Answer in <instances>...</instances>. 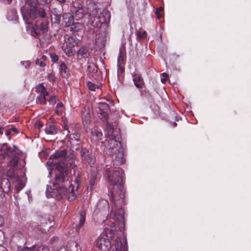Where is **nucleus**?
Segmentation results:
<instances>
[{
    "instance_id": "052dcab7",
    "label": "nucleus",
    "mask_w": 251,
    "mask_h": 251,
    "mask_svg": "<svg viewBox=\"0 0 251 251\" xmlns=\"http://www.w3.org/2000/svg\"><path fill=\"white\" fill-rule=\"evenodd\" d=\"M51 172V170H50V169H49V176H50Z\"/></svg>"
},
{
    "instance_id": "cd10ccee",
    "label": "nucleus",
    "mask_w": 251,
    "mask_h": 251,
    "mask_svg": "<svg viewBox=\"0 0 251 251\" xmlns=\"http://www.w3.org/2000/svg\"><path fill=\"white\" fill-rule=\"evenodd\" d=\"M114 250L113 251H121L123 248L122 239L118 237L115 240Z\"/></svg>"
},
{
    "instance_id": "39448f33",
    "label": "nucleus",
    "mask_w": 251,
    "mask_h": 251,
    "mask_svg": "<svg viewBox=\"0 0 251 251\" xmlns=\"http://www.w3.org/2000/svg\"><path fill=\"white\" fill-rule=\"evenodd\" d=\"M110 148L112 149L111 152H114L113 154V167L111 168H107L106 170L107 169H110L111 173L113 174L115 171L121 169V168H117L116 166L123 164L125 161V159L124 157V149L121 142L115 141L114 147H110ZM121 170L122 169H121Z\"/></svg>"
},
{
    "instance_id": "f3484780",
    "label": "nucleus",
    "mask_w": 251,
    "mask_h": 251,
    "mask_svg": "<svg viewBox=\"0 0 251 251\" xmlns=\"http://www.w3.org/2000/svg\"><path fill=\"white\" fill-rule=\"evenodd\" d=\"M11 189V184L8 178H3L0 182V190L3 193L8 194Z\"/></svg>"
},
{
    "instance_id": "f03ea898",
    "label": "nucleus",
    "mask_w": 251,
    "mask_h": 251,
    "mask_svg": "<svg viewBox=\"0 0 251 251\" xmlns=\"http://www.w3.org/2000/svg\"><path fill=\"white\" fill-rule=\"evenodd\" d=\"M20 153L21 151L15 146L12 148L7 143L0 145V162L5 158L6 155L10 157L8 163L10 168L6 173V176L10 179H14L16 176H18L16 175V171Z\"/></svg>"
},
{
    "instance_id": "338daca9",
    "label": "nucleus",
    "mask_w": 251,
    "mask_h": 251,
    "mask_svg": "<svg viewBox=\"0 0 251 251\" xmlns=\"http://www.w3.org/2000/svg\"><path fill=\"white\" fill-rule=\"evenodd\" d=\"M0 234H1V235H3V232H2L0 231Z\"/></svg>"
},
{
    "instance_id": "a211bd4d",
    "label": "nucleus",
    "mask_w": 251,
    "mask_h": 251,
    "mask_svg": "<svg viewBox=\"0 0 251 251\" xmlns=\"http://www.w3.org/2000/svg\"><path fill=\"white\" fill-rule=\"evenodd\" d=\"M66 44H69V45L73 46H78L80 45V41L79 39H77L75 36H69L66 35L65 36Z\"/></svg>"
},
{
    "instance_id": "9b49d317",
    "label": "nucleus",
    "mask_w": 251,
    "mask_h": 251,
    "mask_svg": "<svg viewBox=\"0 0 251 251\" xmlns=\"http://www.w3.org/2000/svg\"><path fill=\"white\" fill-rule=\"evenodd\" d=\"M69 143L72 150H77L81 143L80 135L78 133H74L69 136Z\"/></svg>"
},
{
    "instance_id": "49530a36",
    "label": "nucleus",
    "mask_w": 251,
    "mask_h": 251,
    "mask_svg": "<svg viewBox=\"0 0 251 251\" xmlns=\"http://www.w3.org/2000/svg\"><path fill=\"white\" fill-rule=\"evenodd\" d=\"M162 75L163 78H161V81L162 82L164 83L167 79L168 75L166 73H164L162 74Z\"/></svg>"
},
{
    "instance_id": "f8f14e48",
    "label": "nucleus",
    "mask_w": 251,
    "mask_h": 251,
    "mask_svg": "<svg viewBox=\"0 0 251 251\" xmlns=\"http://www.w3.org/2000/svg\"><path fill=\"white\" fill-rule=\"evenodd\" d=\"M106 40V32L105 31H100L96 35L95 44L98 48H103Z\"/></svg>"
},
{
    "instance_id": "603ef678",
    "label": "nucleus",
    "mask_w": 251,
    "mask_h": 251,
    "mask_svg": "<svg viewBox=\"0 0 251 251\" xmlns=\"http://www.w3.org/2000/svg\"><path fill=\"white\" fill-rule=\"evenodd\" d=\"M11 130L9 129H8L6 131V132H5V134L7 135V136H9L10 135H11Z\"/></svg>"
},
{
    "instance_id": "8fccbe9b",
    "label": "nucleus",
    "mask_w": 251,
    "mask_h": 251,
    "mask_svg": "<svg viewBox=\"0 0 251 251\" xmlns=\"http://www.w3.org/2000/svg\"><path fill=\"white\" fill-rule=\"evenodd\" d=\"M61 5L64 4L66 2V0H56Z\"/></svg>"
},
{
    "instance_id": "13d9d810",
    "label": "nucleus",
    "mask_w": 251,
    "mask_h": 251,
    "mask_svg": "<svg viewBox=\"0 0 251 251\" xmlns=\"http://www.w3.org/2000/svg\"><path fill=\"white\" fill-rule=\"evenodd\" d=\"M173 126L175 127H176V126H177V124L176 122H174L173 124Z\"/></svg>"
},
{
    "instance_id": "7c9ffc66",
    "label": "nucleus",
    "mask_w": 251,
    "mask_h": 251,
    "mask_svg": "<svg viewBox=\"0 0 251 251\" xmlns=\"http://www.w3.org/2000/svg\"><path fill=\"white\" fill-rule=\"evenodd\" d=\"M48 96V95H40L36 99V102L41 104H46L47 103L46 97Z\"/></svg>"
},
{
    "instance_id": "412c9836",
    "label": "nucleus",
    "mask_w": 251,
    "mask_h": 251,
    "mask_svg": "<svg viewBox=\"0 0 251 251\" xmlns=\"http://www.w3.org/2000/svg\"><path fill=\"white\" fill-rule=\"evenodd\" d=\"M59 73L63 77H67L70 75V71L66 64L62 62L59 66Z\"/></svg>"
},
{
    "instance_id": "e2e57ef3",
    "label": "nucleus",
    "mask_w": 251,
    "mask_h": 251,
    "mask_svg": "<svg viewBox=\"0 0 251 251\" xmlns=\"http://www.w3.org/2000/svg\"><path fill=\"white\" fill-rule=\"evenodd\" d=\"M115 141V140H113V139H111V143H110V144H112V142H114V141ZM114 147V145L113 146V147Z\"/></svg>"
},
{
    "instance_id": "20e7f679",
    "label": "nucleus",
    "mask_w": 251,
    "mask_h": 251,
    "mask_svg": "<svg viewBox=\"0 0 251 251\" xmlns=\"http://www.w3.org/2000/svg\"><path fill=\"white\" fill-rule=\"evenodd\" d=\"M76 167V164L71 160L68 163H59L57 165L55 171V180L58 182H68L70 184L69 170L68 168L74 169Z\"/></svg>"
},
{
    "instance_id": "bb28decb",
    "label": "nucleus",
    "mask_w": 251,
    "mask_h": 251,
    "mask_svg": "<svg viewBox=\"0 0 251 251\" xmlns=\"http://www.w3.org/2000/svg\"><path fill=\"white\" fill-rule=\"evenodd\" d=\"M68 193L66 197L67 198L69 201H72L74 200L76 197V194L74 191L73 188L71 186L68 188Z\"/></svg>"
},
{
    "instance_id": "680f3d73",
    "label": "nucleus",
    "mask_w": 251,
    "mask_h": 251,
    "mask_svg": "<svg viewBox=\"0 0 251 251\" xmlns=\"http://www.w3.org/2000/svg\"><path fill=\"white\" fill-rule=\"evenodd\" d=\"M27 64H26L25 68H27L29 66V63L28 62L26 63Z\"/></svg>"
},
{
    "instance_id": "bf43d9fd",
    "label": "nucleus",
    "mask_w": 251,
    "mask_h": 251,
    "mask_svg": "<svg viewBox=\"0 0 251 251\" xmlns=\"http://www.w3.org/2000/svg\"><path fill=\"white\" fill-rule=\"evenodd\" d=\"M46 58H47L46 56H45V55H43V56H42V59H43V60H45Z\"/></svg>"
},
{
    "instance_id": "f257e3e1",
    "label": "nucleus",
    "mask_w": 251,
    "mask_h": 251,
    "mask_svg": "<svg viewBox=\"0 0 251 251\" xmlns=\"http://www.w3.org/2000/svg\"><path fill=\"white\" fill-rule=\"evenodd\" d=\"M124 171L118 169L112 174L110 169L107 170V180L109 183L108 191L112 203L109 218L114 222L111 227L114 230L123 232L125 230L124 211L122 206L125 203V189L123 185ZM111 230H113L111 229Z\"/></svg>"
},
{
    "instance_id": "c85d7f7f",
    "label": "nucleus",
    "mask_w": 251,
    "mask_h": 251,
    "mask_svg": "<svg viewBox=\"0 0 251 251\" xmlns=\"http://www.w3.org/2000/svg\"><path fill=\"white\" fill-rule=\"evenodd\" d=\"M36 91L40 93V95H49V93L47 91L46 88L44 87L43 83H40L35 87Z\"/></svg>"
},
{
    "instance_id": "37998d69",
    "label": "nucleus",
    "mask_w": 251,
    "mask_h": 251,
    "mask_svg": "<svg viewBox=\"0 0 251 251\" xmlns=\"http://www.w3.org/2000/svg\"><path fill=\"white\" fill-rule=\"evenodd\" d=\"M50 58H51V61L53 63H55L58 60V55H57L55 54H50Z\"/></svg>"
},
{
    "instance_id": "6ab92c4d",
    "label": "nucleus",
    "mask_w": 251,
    "mask_h": 251,
    "mask_svg": "<svg viewBox=\"0 0 251 251\" xmlns=\"http://www.w3.org/2000/svg\"><path fill=\"white\" fill-rule=\"evenodd\" d=\"M86 211L85 210H81L79 212V216L78 218V223L76 226V230H78L80 229V228L84 225L85 222V219H86Z\"/></svg>"
},
{
    "instance_id": "ea45409f",
    "label": "nucleus",
    "mask_w": 251,
    "mask_h": 251,
    "mask_svg": "<svg viewBox=\"0 0 251 251\" xmlns=\"http://www.w3.org/2000/svg\"><path fill=\"white\" fill-rule=\"evenodd\" d=\"M4 194L2 190H0V205L3 204L5 200Z\"/></svg>"
},
{
    "instance_id": "3c124183",
    "label": "nucleus",
    "mask_w": 251,
    "mask_h": 251,
    "mask_svg": "<svg viewBox=\"0 0 251 251\" xmlns=\"http://www.w3.org/2000/svg\"><path fill=\"white\" fill-rule=\"evenodd\" d=\"M10 130H11V131H13V132H17V131H18V129L15 127H11Z\"/></svg>"
},
{
    "instance_id": "5fc2aeb1",
    "label": "nucleus",
    "mask_w": 251,
    "mask_h": 251,
    "mask_svg": "<svg viewBox=\"0 0 251 251\" xmlns=\"http://www.w3.org/2000/svg\"><path fill=\"white\" fill-rule=\"evenodd\" d=\"M58 239V238L57 237H53L51 239V241L54 242L55 241H56Z\"/></svg>"
},
{
    "instance_id": "5701e85b",
    "label": "nucleus",
    "mask_w": 251,
    "mask_h": 251,
    "mask_svg": "<svg viewBox=\"0 0 251 251\" xmlns=\"http://www.w3.org/2000/svg\"><path fill=\"white\" fill-rule=\"evenodd\" d=\"M133 81L136 87L138 88H142L144 82L143 78L141 75L138 74H135L133 75Z\"/></svg>"
},
{
    "instance_id": "1a4fd4ad",
    "label": "nucleus",
    "mask_w": 251,
    "mask_h": 251,
    "mask_svg": "<svg viewBox=\"0 0 251 251\" xmlns=\"http://www.w3.org/2000/svg\"><path fill=\"white\" fill-rule=\"evenodd\" d=\"M82 161L85 164H88L90 166L94 164V159L93 155L86 148H82L80 151Z\"/></svg>"
},
{
    "instance_id": "f704fd0d",
    "label": "nucleus",
    "mask_w": 251,
    "mask_h": 251,
    "mask_svg": "<svg viewBox=\"0 0 251 251\" xmlns=\"http://www.w3.org/2000/svg\"><path fill=\"white\" fill-rule=\"evenodd\" d=\"M63 106V104L62 102H59L57 104L55 112L57 115L61 114L62 112V108Z\"/></svg>"
},
{
    "instance_id": "4468645a",
    "label": "nucleus",
    "mask_w": 251,
    "mask_h": 251,
    "mask_svg": "<svg viewBox=\"0 0 251 251\" xmlns=\"http://www.w3.org/2000/svg\"><path fill=\"white\" fill-rule=\"evenodd\" d=\"M98 108L99 113L101 116V119L103 121H106L107 120L108 114L109 111V105L104 102H100Z\"/></svg>"
},
{
    "instance_id": "473e14b6",
    "label": "nucleus",
    "mask_w": 251,
    "mask_h": 251,
    "mask_svg": "<svg viewBox=\"0 0 251 251\" xmlns=\"http://www.w3.org/2000/svg\"><path fill=\"white\" fill-rule=\"evenodd\" d=\"M106 129L108 130V135L112 136L114 129V126L112 125V123L107 122L106 124Z\"/></svg>"
},
{
    "instance_id": "72a5a7b5",
    "label": "nucleus",
    "mask_w": 251,
    "mask_h": 251,
    "mask_svg": "<svg viewBox=\"0 0 251 251\" xmlns=\"http://www.w3.org/2000/svg\"><path fill=\"white\" fill-rule=\"evenodd\" d=\"M97 66L94 63L90 64L88 66V71L89 72L95 73L97 71Z\"/></svg>"
},
{
    "instance_id": "79ce46f5",
    "label": "nucleus",
    "mask_w": 251,
    "mask_h": 251,
    "mask_svg": "<svg viewBox=\"0 0 251 251\" xmlns=\"http://www.w3.org/2000/svg\"><path fill=\"white\" fill-rule=\"evenodd\" d=\"M123 60H124L123 57L122 56L121 52H120L119 55L117 59V64H118L117 65L118 66L121 65L123 63Z\"/></svg>"
},
{
    "instance_id": "0e129e2a",
    "label": "nucleus",
    "mask_w": 251,
    "mask_h": 251,
    "mask_svg": "<svg viewBox=\"0 0 251 251\" xmlns=\"http://www.w3.org/2000/svg\"><path fill=\"white\" fill-rule=\"evenodd\" d=\"M0 134H2L3 133L2 131H1V128H0Z\"/></svg>"
},
{
    "instance_id": "4d7b16f0",
    "label": "nucleus",
    "mask_w": 251,
    "mask_h": 251,
    "mask_svg": "<svg viewBox=\"0 0 251 251\" xmlns=\"http://www.w3.org/2000/svg\"><path fill=\"white\" fill-rule=\"evenodd\" d=\"M64 129L65 130H67L68 133H69L70 132L69 129H68V127L67 126H66V125L65 126Z\"/></svg>"
},
{
    "instance_id": "423d86ee",
    "label": "nucleus",
    "mask_w": 251,
    "mask_h": 251,
    "mask_svg": "<svg viewBox=\"0 0 251 251\" xmlns=\"http://www.w3.org/2000/svg\"><path fill=\"white\" fill-rule=\"evenodd\" d=\"M62 182H58L55 181V183L53 185V188L51 186H47L46 189V195L48 198H54L57 200L63 199L67 195L68 188L64 185H60L59 183ZM66 183V182H65ZM68 184V182L66 183Z\"/></svg>"
},
{
    "instance_id": "a19ab883",
    "label": "nucleus",
    "mask_w": 251,
    "mask_h": 251,
    "mask_svg": "<svg viewBox=\"0 0 251 251\" xmlns=\"http://www.w3.org/2000/svg\"><path fill=\"white\" fill-rule=\"evenodd\" d=\"M56 102V98L55 96H51L49 100L50 104L53 105Z\"/></svg>"
},
{
    "instance_id": "0eeeda50",
    "label": "nucleus",
    "mask_w": 251,
    "mask_h": 251,
    "mask_svg": "<svg viewBox=\"0 0 251 251\" xmlns=\"http://www.w3.org/2000/svg\"><path fill=\"white\" fill-rule=\"evenodd\" d=\"M110 21V13L106 11L98 14L94 17L92 25L94 27H100L102 24H106Z\"/></svg>"
},
{
    "instance_id": "b1692460",
    "label": "nucleus",
    "mask_w": 251,
    "mask_h": 251,
    "mask_svg": "<svg viewBox=\"0 0 251 251\" xmlns=\"http://www.w3.org/2000/svg\"><path fill=\"white\" fill-rule=\"evenodd\" d=\"M59 128L58 126L54 125H50L46 126L45 132L47 134L54 135L56 134L59 131Z\"/></svg>"
},
{
    "instance_id": "e433bc0d",
    "label": "nucleus",
    "mask_w": 251,
    "mask_h": 251,
    "mask_svg": "<svg viewBox=\"0 0 251 251\" xmlns=\"http://www.w3.org/2000/svg\"><path fill=\"white\" fill-rule=\"evenodd\" d=\"M87 86L90 90L93 91H95L96 88H98L95 84L90 81L87 82Z\"/></svg>"
},
{
    "instance_id": "a878e982",
    "label": "nucleus",
    "mask_w": 251,
    "mask_h": 251,
    "mask_svg": "<svg viewBox=\"0 0 251 251\" xmlns=\"http://www.w3.org/2000/svg\"><path fill=\"white\" fill-rule=\"evenodd\" d=\"M70 30L72 32H78L79 30L82 29L83 26L79 23H72L70 25Z\"/></svg>"
},
{
    "instance_id": "dca6fc26",
    "label": "nucleus",
    "mask_w": 251,
    "mask_h": 251,
    "mask_svg": "<svg viewBox=\"0 0 251 251\" xmlns=\"http://www.w3.org/2000/svg\"><path fill=\"white\" fill-rule=\"evenodd\" d=\"M26 178L24 176H16L14 179V184L15 189L18 191H21L25 186Z\"/></svg>"
},
{
    "instance_id": "c03bdc74",
    "label": "nucleus",
    "mask_w": 251,
    "mask_h": 251,
    "mask_svg": "<svg viewBox=\"0 0 251 251\" xmlns=\"http://www.w3.org/2000/svg\"><path fill=\"white\" fill-rule=\"evenodd\" d=\"M37 2L40 4H48L50 2V0H36Z\"/></svg>"
},
{
    "instance_id": "69168bd1",
    "label": "nucleus",
    "mask_w": 251,
    "mask_h": 251,
    "mask_svg": "<svg viewBox=\"0 0 251 251\" xmlns=\"http://www.w3.org/2000/svg\"><path fill=\"white\" fill-rule=\"evenodd\" d=\"M74 155L73 154H71V158L73 159L74 157Z\"/></svg>"
},
{
    "instance_id": "09e8293b",
    "label": "nucleus",
    "mask_w": 251,
    "mask_h": 251,
    "mask_svg": "<svg viewBox=\"0 0 251 251\" xmlns=\"http://www.w3.org/2000/svg\"><path fill=\"white\" fill-rule=\"evenodd\" d=\"M39 65H40V66L44 67L46 66V63L43 61H41Z\"/></svg>"
},
{
    "instance_id": "c756f323",
    "label": "nucleus",
    "mask_w": 251,
    "mask_h": 251,
    "mask_svg": "<svg viewBox=\"0 0 251 251\" xmlns=\"http://www.w3.org/2000/svg\"><path fill=\"white\" fill-rule=\"evenodd\" d=\"M96 174L95 172H94L91 175L90 180L89 181L88 187L90 190H92L94 188V187L96 183Z\"/></svg>"
},
{
    "instance_id": "9d476101",
    "label": "nucleus",
    "mask_w": 251,
    "mask_h": 251,
    "mask_svg": "<svg viewBox=\"0 0 251 251\" xmlns=\"http://www.w3.org/2000/svg\"><path fill=\"white\" fill-rule=\"evenodd\" d=\"M96 246L100 251H108L111 248V243L108 239L100 237L97 240Z\"/></svg>"
},
{
    "instance_id": "6e6d98bb",
    "label": "nucleus",
    "mask_w": 251,
    "mask_h": 251,
    "mask_svg": "<svg viewBox=\"0 0 251 251\" xmlns=\"http://www.w3.org/2000/svg\"><path fill=\"white\" fill-rule=\"evenodd\" d=\"M40 61L39 58H37L35 60V64H39Z\"/></svg>"
},
{
    "instance_id": "a18cd8bd",
    "label": "nucleus",
    "mask_w": 251,
    "mask_h": 251,
    "mask_svg": "<svg viewBox=\"0 0 251 251\" xmlns=\"http://www.w3.org/2000/svg\"><path fill=\"white\" fill-rule=\"evenodd\" d=\"M48 79L50 81H55V78H54V75L51 74H50L48 75Z\"/></svg>"
},
{
    "instance_id": "864d4df0",
    "label": "nucleus",
    "mask_w": 251,
    "mask_h": 251,
    "mask_svg": "<svg viewBox=\"0 0 251 251\" xmlns=\"http://www.w3.org/2000/svg\"><path fill=\"white\" fill-rule=\"evenodd\" d=\"M3 220L2 218V217L0 216V227L3 224Z\"/></svg>"
},
{
    "instance_id": "7ed1b4c3",
    "label": "nucleus",
    "mask_w": 251,
    "mask_h": 251,
    "mask_svg": "<svg viewBox=\"0 0 251 251\" xmlns=\"http://www.w3.org/2000/svg\"><path fill=\"white\" fill-rule=\"evenodd\" d=\"M26 3L21 9L23 18L26 24H29V20H34L38 17L42 18L46 17L47 14L42 8H37L33 4L32 0H25Z\"/></svg>"
},
{
    "instance_id": "4be33fe9",
    "label": "nucleus",
    "mask_w": 251,
    "mask_h": 251,
    "mask_svg": "<svg viewBox=\"0 0 251 251\" xmlns=\"http://www.w3.org/2000/svg\"><path fill=\"white\" fill-rule=\"evenodd\" d=\"M74 47L69 45V44L64 43L62 46V49L65 54L68 56H72L75 53Z\"/></svg>"
},
{
    "instance_id": "de8ad7c7",
    "label": "nucleus",
    "mask_w": 251,
    "mask_h": 251,
    "mask_svg": "<svg viewBox=\"0 0 251 251\" xmlns=\"http://www.w3.org/2000/svg\"><path fill=\"white\" fill-rule=\"evenodd\" d=\"M118 71H121V73L124 72V68L121 65L118 66Z\"/></svg>"
},
{
    "instance_id": "2eb2a0df",
    "label": "nucleus",
    "mask_w": 251,
    "mask_h": 251,
    "mask_svg": "<svg viewBox=\"0 0 251 251\" xmlns=\"http://www.w3.org/2000/svg\"><path fill=\"white\" fill-rule=\"evenodd\" d=\"M67 151L66 150H63L61 151L56 152L54 154H52L50 157V159H55L60 158L59 162H54L55 163H58L59 164V163H61L60 161L63 162L65 160H67Z\"/></svg>"
},
{
    "instance_id": "6e6552de",
    "label": "nucleus",
    "mask_w": 251,
    "mask_h": 251,
    "mask_svg": "<svg viewBox=\"0 0 251 251\" xmlns=\"http://www.w3.org/2000/svg\"><path fill=\"white\" fill-rule=\"evenodd\" d=\"M71 12L76 20H79L84 17V12L82 8V5L78 2L73 3Z\"/></svg>"
},
{
    "instance_id": "393cba45",
    "label": "nucleus",
    "mask_w": 251,
    "mask_h": 251,
    "mask_svg": "<svg viewBox=\"0 0 251 251\" xmlns=\"http://www.w3.org/2000/svg\"><path fill=\"white\" fill-rule=\"evenodd\" d=\"M74 17L73 14L70 13H64L63 15V20L68 26L74 22Z\"/></svg>"
},
{
    "instance_id": "aec40b11",
    "label": "nucleus",
    "mask_w": 251,
    "mask_h": 251,
    "mask_svg": "<svg viewBox=\"0 0 251 251\" xmlns=\"http://www.w3.org/2000/svg\"><path fill=\"white\" fill-rule=\"evenodd\" d=\"M77 56L79 59L88 58L89 56L88 48L86 46L81 47L77 51Z\"/></svg>"
},
{
    "instance_id": "c9c22d12",
    "label": "nucleus",
    "mask_w": 251,
    "mask_h": 251,
    "mask_svg": "<svg viewBox=\"0 0 251 251\" xmlns=\"http://www.w3.org/2000/svg\"><path fill=\"white\" fill-rule=\"evenodd\" d=\"M163 8L162 7H158L156 9L155 14L158 19H160L162 16V13L163 12Z\"/></svg>"
},
{
    "instance_id": "ddd939ff",
    "label": "nucleus",
    "mask_w": 251,
    "mask_h": 251,
    "mask_svg": "<svg viewBox=\"0 0 251 251\" xmlns=\"http://www.w3.org/2000/svg\"><path fill=\"white\" fill-rule=\"evenodd\" d=\"M48 25L49 23L46 21L42 22L40 25V27H38L36 25H34L32 26L33 35L37 36L40 34L41 32L43 33L46 32L48 30Z\"/></svg>"
},
{
    "instance_id": "58836bf2",
    "label": "nucleus",
    "mask_w": 251,
    "mask_h": 251,
    "mask_svg": "<svg viewBox=\"0 0 251 251\" xmlns=\"http://www.w3.org/2000/svg\"><path fill=\"white\" fill-rule=\"evenodd\" d=\"M137 36L138 37L140 38H145L147 36V32L145 31H144L143 32L141 31H138L137 32Z\"/></svg>"
},
{
    "instance_id": "4c0bfd02",
    "label": "nucleus",
    "mask_w": 251,
    "mask_h": 251,
    "mask_svg": "<svg viewBox=\"0 0 251 251\" xmlns=\"http://www.w3.org/2000/svg\"><path fill=\"white\" fill-rule=\"evenodd\" d=\"M35 246H33L31 248H28L27 247H25L23 248L18 249V251H35Z\"/></svg>"
},
{
    "instance_id": "2f4dec72",
    "label": "nucleus",
    "mask_w": 251,
    "mask_h": 251,
    "mask_svg": "<svg viewBox=\"0 0 251 251\" xmlns=\"http://www.w3.org/2000/svg\"><path fill=\"white\" fill-rule=\"evenodd\" d=\"M92 134L96 137L98 140L100 139L102 136V133L100 129L94 128L92 130Z\"/></svg>"
}]
</instances>
